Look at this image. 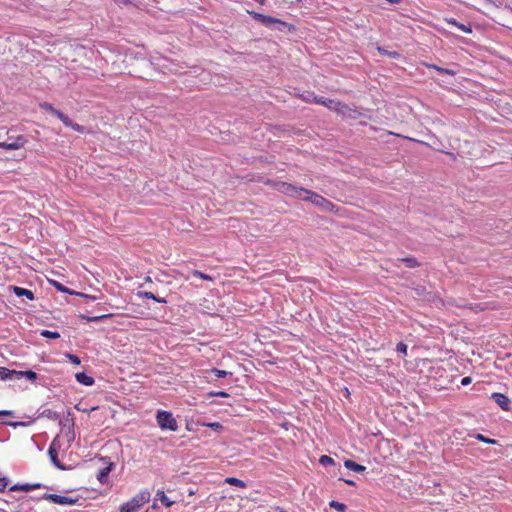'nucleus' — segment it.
<instances>
[{
    "instance_id": "4be33fe9",
    "label": "nucleus",
    "mask_w": 512,
    "mask_h": 512,
    "mask_svg": "<svg viewBox=\"0 0 512 512\" xmlns=\"http://www.w3.org/2000/svg\"><path fill=\"white\" fill-rule=\"evenodd\" d=\"M210 374L214 375L215 377L217 378H223V377H226L227 375L231 374L230 372L228 371H225V370H220V369H217V368H212L210 371H209Z\"/></svg>"
},
{
    "instance_id": "de8ad7c7",
    "label": "nucleus",
    "mask_w": 512,
    "mask_h": 512,
    "mask_svg": "<svg viewBox=\"0 0 512 512\" xmlns=\"http://www.w3.org/2000/svg\"><path fill=\"white\" fill-rule=\"evenodd\" d=\"M218 426H219V423H212V424H210V427H213V428H216Z\"/></svg>"
},
{
    "instance_id": "49530a36",
    "label": "nucleus",
    "mask_w": 512,
    "mask_h": 512,
    "mask_svg": "<svg viewBox=\"0 0 512 512\" xmlns=\"http://www.w3.org/2000/svg\"><path fill=\"white\" fill-rule=\"evenodd\" d=\"M273 510L274 512H284L280 507H275Z\"/></svg>"
},
{
    "instance_id": "e433bc0d",
    "label": "nucleus",
    "mask_w": 512,
    "mask_h": 512,
    "mask_svg": "<svg viewBox=\"0 0 512 512\" xmlns=\"http://www.w3.org/2000/svg\"><path fill=\"white\" fill-rule=\"evenodd\" d=\"M210 395L216 397H228V394L224 391L212 392Z\"/></svg>"
},
{
    "instance_id": "20e7f679",
    "label": "nucleus",
    "mask_w": 512,
    "mask_h": 512,
    "mask_svg": "<svg viewBox=\"0 0 512 512\" xmlns=\"http://www.w3.org/2000/svg\"><path fill=\"white\" fill-rule=\"evenodd\" d=\"M156 420L162 430L176 431L178 429L177 422L170 412L158 411Z\"/></svg>"
},
{
    "instance_id": "6e6552de",
    "label": "nucleus",
    "mask_w": 512,
    "mask_h": 512,
    "mask_svg": "<svg viewBox=\"0 0 512 512\" xmlns=\"http://www.w3.org/2000/svg\"><path fill=\"white\" fill-rule=\"evenodd\" d=\"M22 378H25L28 381L34 383L38 379V375L36 372H34L32 370L17 371V370L10 369V380H20Z\"/></svg>"
},
{
    "instance_id": "8fccbe9b",
    "label": "nucleus",
    "mask_w": 512,
    "mask_h": 512,
    "mask_svg": "<svg viewBox=\"0 0 512 512\" xmlns=\"http://www.w3.org/2000/svg\"><path fill=\"white\" fill-rule=\"evenodd\" d=\"M261 3H263L264 0H259Z\"/></svg>"
},
{
    "instance_id": "2f4dec72",
    "label": "nucleus",
    "mask_w": 512,
    "mask_h": 512,
    "mask_svg": "<svg viewBox=\"0 0 512 512\" xmlns=\"http://www.w3.org/2000/svg\"><path fill=\"white\" fill-rule=\"evenodd\" d=\"M401 260L405 262L409 267H415L417 265L415 258H403Z\"/></svg>"
},
{
    "instance_id": "f8f14e48",
    "label": "nucleus",
    "mask_w": 512,
    "mask_h": 512,
    "mask_svg": "<svg viewBox=\"0 0 512 512\" xmlns=\"http://www.w3.org/2000/svg\"><path fill=\"white\" fill-rule=\"evenodd\" d=\"M14 294L18 297H26L28 300H34V293L29 290L18 286H12Z\"/></svg>"
},
{
    "instance_id": "473e14b6",
    "label": "nucleus",
    "mask_w": 512,
    "mask_h": 512,
    "mask_svg": "<svg viewBox=\"0 0 512 512\" xmlns=\"http://www.w3.org/2000/svg\"><path fill=\"white\" fill-rule=\"evenodd\" d=\"M8 482L6 477H0V492H3L7 488Z\"/></svg>"
},
{
    "instance_id": "dca6fc26",
    "label": "nucleus",
    "mask_w": 512,
    "mask_h": 512,
    "mask_svg": "<svg viewBox=\"0 0 512 512\" xmlns=\"http://www.w3.org/2000/svg\"><path fill=\"white\" fill-rule=\"evenodd\" d=\"M344 466L349 469V470H352L354 472H357V473H361V472H364L366 470V467L363 466V465H360L352 460H346L344 462Z\"/></svg>"
},
{
    "instance_id": "ea45409f",
    "label": "nucleus",
    "mask_w": 512,
    "mask_h": 512,
    "mask_svg": "<svg viewBox=\"0 0 512 512\" xmlns=\"http://www.w3.org/2000/svg\"><path fill=\"white\" fill-rule=\"evenodd\" d=\"M470 383H471V378H470V377H464V378L461 380V384H462L463 386H466V385H468V384H470Z\"/></svg>"
},
{
    "instance_id": "39448f33",
    "label": "nucleus",
    "mask_w": 512,
    "mask_h": 512,
    "mask_svg": "<svg viewBox=\"0 0 512 512\" xmlns=\"http://www.w3.org/2000/svg\"><path fill=\"white\" fill-rule=\"evenodd\" d=\"M27 143V139L23 135L8 136L7 140L0 141V148L5 150H18Z\"/></svg>"
},
{
    "instance_id": "b1692460",
    "label": "nucleus",
    "mask_w": 512,
    "mask_h": 512,
    "mask_svg": "<svg viewBox=\"0 0 512 512\" xmlns=\"http://www.w3.org/2000/svg\"><path fill=\"white\" fill-rule=\"evenodd\" d=\"M0 380L7 381L10 380V369L6 367H0Z\"/></svg>"
},
{
    "instance_id": "37998d69",
    "label": "nucleus",
    "mask_w": 512,
    "mask_h": 512,
    "mask_svg": "<svg viewBox=\"0 0 512 512\" xmlns=\"http://www.w3.org/2000/svg\"><path fill=\"white\" fill-rule=\"evenodd\" d=\"M11 426H14V427H17V426H21V425H24L23 423H20V422H16V423H10Z\"/></svg>"
},
{
    "instance_id": "cd10ccee",
    "label": "nucleus",
    "mask_w": 512,
    "mask_h": 512,
    "mask_svg": "<svg viewBox=\"0 0 512 512\" xmlns=\"http://www.w3.org/2000/svg\"><path fill=\"white\" fill-rule=\"evenodd\" d=\"M66 357L69 359V361H70L72 364L80 365V363H81L80 358H79L78 356L74 355V354L66 353Z\"/></svg>"
},
{
    "instance_id": "79ce46f5",
    "label": "nucleus",
    "mask_w": 512,
    "mask_h": 512,
    "mask_svg": "<svg viewBox=\"0 0 512 512\" xmlns=\"http://www.w3.org/2000/svg\"><path fill=\"white\" fill-rule=\"evenodd\" d=\"M62 114L63 113L57 109L53 110V113H52V115H55L57 118H60L62 116Z\"/></svg>"
},
{
    "instance_id": "4468645a",
    "label": "nucleus",
    "mask_w": 512,
    "mask_h": 512,
    "mask_svg": "<svg viewBox=\"0 0 512 512\" xmlns=\"http://www.w3.org/2000/svg\"><path fill=\"white\" fill-rule=\"evenodd\" d=\"M48 454L50 456V459L52 461V463L60 468V469H63V467L61 466V464L59 463L58 461V452H57V449L55 448V441H53L48 449Z\"/></svg>"
},
{
    "instance_id": "f03ea898",
    "label": "nucleus",
    "mask_w": 512,
    "mask_h": 512,
    "mask_svg": "<svg viewBox=\"0 0 512 512\" xmlns=\"http://www.w3.org/2000/svg\"><path fill=\"white\" fill-rule=\"evenodd\" d=\"M313 100L318 103V104H321L325 107H327L329 110L331 111H335L337 112L338 114H341L343 116H347V117H353V113H355V111H353L352 109H350L347 105L339 102V101H336V100H332V99H326V98H323V97H314Z\"/></svg>"
},
{
    "instance_id": "6ab92c4d",
    "label": "nucleus",
    "mask_w": 512,
    "mask_h": 512,
    "mask_svg": "<svg viewBox=\"0 0 512 512\" xmlns=\"http://www.w3.org/2000/svg\"><path fill=\"white\" fill-rule=\"evenodd\" d=\"M40 417L47 418L50 420H57L59 419V414L52 409L46 408L41 411Z\"/></svg>"
},
{
    "instance_id": "58836bf2",
    "label": "nucleus",
    "mask_w": 512,
    "mask_h": 512,
    "mask_svg": "<svg viewBox=\"0 0 512 512\" xmlns=\"http://www.w3.org/2000/svg\"><path fill=\"white\" fill-rule=\"evenodd\" d=\"M13 415V411H10V410H1L0 411V416H12Z\"/></svg>"
},
{
    "instance_id": "423d86ee",
    "label": "nucleus",
    "mask_w": 512,
    "mask_h": 512,
    "mask_svg": "<svg viewBox=\"0 0 512 512\" xmlns=\"http://www.w3.org/2000/svg\"><path fill=\"white\" fill-rule=\"evenodd\" d=\"M40 498L50 500L53 503H56L59 505H75L79 501V498H77V497L74 498V497H67V496H62V495H57V494H48V493L43 494Z\"/></svg>"
},
{
    "instance_id": "1a4fd4ad",
    "label": "nucleus",
    "mask_w": 512,
    "mask_h": 512,
    "mask_svg": "<svg viewBox=\"0 0 512 512\" xmlns=\"http://www.w3.org/2000/svg\"><path fill=\"white\" fill-rule=\"evenodd\" d=\"M491 398L505 411L510 409V399L502 393H493Z\"/></svg>"
},
{
    "instance_id": "9b49d317",
    "label": "nucleus",
    "mask_w": 512,
    "mask_h": 512,
    "mask_svg": "<svg viewBox=\"0 0 512 512\" xmlns=\"http://www.w3.org/2000/svg\"><path fill=\"white\" fill-rule=\"evenodd\" d=\"M445 22L451 26H454L456 28H458L459 30H461L462 32L464 33H467V34H470L472 33V27L471 25H465V24H462V23H459L456 19L454 18H445L444 19Z\"/></svg>"
},
{
    "instance_id": "a211bd4d",
    "label": "nucleus",
    "mask_w": 512,
    "mask_h": 512,
    "mask_svg": "<svg viewBox=\"0 0 512 512\" xmlns=\"http://www.w3.org/2000/svg\"><path fill=\"white\" fill-rule=\"evenodd\" d=\"M155 500L161 501V503L166 507H171L174 504V501L170 500L162 490L157 491Z\"/></svg>"
},
{
    "instance_id": "c9c22d12",
    "label": "nucleus",
    "mask_w": 512,
    "mask_h": 512,
    "mask_svg": "<svg viewBox=\"0 0 512 512\" xmlns=\"http://www.w3.org/2000/svg\"><path fill=\"white\" fill-rule=\"evenodd\" d=\"M41 107L51 114L53 113V110H55V108L49 103H44L41 105Z\"/></svg>"
},
{
    "instance_id": "f257e3e1",
    "label": "nucleus",
    "mask_w": 512,
    "mask_h": 512,
    "mask_svg": "<svg viewBox=\"0 0 512 512\" xmlns=\"http://www.w3.org/2000/svg\"><path fill=\"white\" fill-rule=\"evenodd\" d=\"M280 190L287 195L298 197L305 201H310L317 207H320L324 211H329L332 209L333 204L326 200L324 197L304 188H297L288 183H282L280 186Z\"/></svg>"
},
{
    "instance_id": "9d476101",
    "label": "nucleus",
    "mask_w": 512,
    "mask_h": 512,
    "mask_svg": "<svg viewBox=\"0 0 512 512\" xmlns=\"http://www.w3.org/2000/svg\"><path fill=\"white\" fill-rule=\"evenodd\" d=\"M41 487H44L41 483H33V484H29V483H26V484H15L13 485L10 490L11 491H25V492H28V491H31V490H34V489H39Z\"/></svg>"
},
{
    "instance_id": "f3484780",
    "label": "nucleus",
    "mask_w": 512,
    "mask_h": 512,
    "mask_svg": "<svg viewBox=\"0 0 512 512\" xmlns=\"http://www.w3.org/2000/svg\"><path fill=\"white\" fill-rule=\"evenodd\" d=\"M112 466L113 464L110 463L108 466L104 467L103 469L100 470V472L98 473L97 475V479L102 483H106L107 482V478H108V475L110 473V471L112 470Z\"/></svg>"
},
{
    "instance_id": "f704fd0d",
    "label": "nucleus",
    "mask_w": 512,
    "mask_h": 512,
    "mask_svg": "<svg viewBox=\"0 0 512 512\" xmlns=\"http://www.w3.org/2000/svg\"><path fill=\"white\" fill-rule=\"evenodd\" d=\"M54 287L61 292H68V289L64 287L61 283L54 281L53 282Z\"/></svg>"
},
{
    "instance_id": "72a5a7b5",
    "label": "nucleus",
    "mask_w": 512,
    "mask_h": 512,
    "mask_svg": "<svg viewBox=\"0 0 512 512\" xmlns=\"http://www.w3.org/2000/svg\"><path fill=\"white\" fill-rule=\"evenodd\" d=\"M70 128H72L73 130L80 132V133H83L85 131L84 126L74 123L73 121H72V125L70 126Z\"/></svg>"
},
{
    "instance_id": "393cba45",
    "label": "nucleus",
    "mask_w": 512,
    "mask_h": 512,
    "mask_svg": "<svg viewBox=\"0 0 512 512\" xmlns=\"http://www.w3.org/2000/svg\"><path fill=\"white\" fill-rule=\"evenodd\" d=\"M476 439L481 442L487 443V444H496L497 443V441L495 439L487 438L483 434H479V433L476 435Z\"/></svg>"
},
{
    "instance_id": "c03bdc74",
    "label": "nucleus",
    "mask_w": 512,
    "mask_h": 512,
    "mask_svg": "<svg viewBox=\"0 0 512 512\" xmlns=\"http://www.w3.org/2000/svg\"><path fill=\"white\" fill-rule=\"evenodd\" d=\"M144 280H145L146 283H151L152 282V279H151L150 276H146Z\"/></svg>"
},
{
    "instance_id": "ddd939ff",
    "label": "nucleus",
    "mask_w": 512,
    "mask_h": 512,
    "mask_svg": "<svg viewBox=\"0 0 512 512\" xmlns=\"http://www.w3.org/2000/svg\"><path fill=\"white\" fill-rule=\"evenodd\" d=\"M75 378L78 383L85 385V386H92L94 384V379L91 376H88L84 372L77 373L75 375Z\"/></svg>"
},
{
    "instance_id": "0eeeda50",
    "label": "nucleus",
    "mask_w": 512,
    "mask_h": 512,
    "mask_svg": "<svg viewBox=\"0 0 512 512\" xmlns=\"http://www.w3.org/2000/svg\"><path fill=\"white\" fill-rule=\"evenodd\" d=\"M249 14L256 21L262 23L266 27H272L273 25H276V24L281 25V26H285L286 25L284 22H282L281 20H279L277 18H274V17H271V16H267V15H264V14H261V13H257V12L251 11V12H249Z\"/></svg>"
},
{
    "instance_id": "4c0bfd02",
    "label": "nucleus",
    "mask_w": 512,
    "mask_h": 512,
    "mask_svg": "<svg viewBox=\"0 0 512 512\" xmlns=\"http://www.w3.org/2000/svg\"><path fill=\"white\" fill-rule=\"evenodd\" d=\"M379 51H380L381 53H386V51H385V50H383V49H381V48H379ZM387 54H388L391 58H396V57L398 56V53H397V52H395V51H394V52H389V53L387 52Z\"/></svg>"
},
{
    "instance_id": "aec40b11",
    "label": "nucleus",
    "mask_w": 512,
    "mask_h": 512,
    "mask_svg": "<svg viewBox=\"0 0 512 512\" xmlns=\"http://www.w3.org/2000/svg\"><path fill=\"white\" fill-rule=\"evenodd\" d=\"M225 482L230 484V485H233V486H237V487H240V488H245L246 487V483L238 478H235V477H228L225 479Z\"/></svg>"
},
{
    "instance_id": "c756f323",
    "label": "nucleus",
    "mask_w": 512,
    "mask_h": 512,
    "mask_svg": "<svg viewBox=\"0 0 512 512\" xmlns=\"http://www.w3.org/2000/svg\"><path fill=\"white\" fill-rule=\"evenodd\" d=\"M432 68L437 70L440 73H444V74H448V75H454L455 74V71H453V70L442 68V67H439V66H436V65H433Z\"/></svg>"
},
{
    "instance_id": "7c9ffc66",
    "label": "nucleus",
    "mask_w": 512,
    "mask_h": 512,
    "mask_svg": "<svg viewBox=\"0 0 512 512\" xmlns=\"http://www.w3.org/2000/svg\"><path fill=\"white\" fill-rule=\"evenodd\" d=\"M108 317V315H100V316H92V317H86L84 316V318L88 321V322H98L104 318Z\"/></svg>"
},
{
    "instance_id": "5701e85b",
    "label": "nucleus",
    "mask_w": 512,
    "mask_h": 512,
    "mask_svg": "<svg viewBox=\"0 0 512 512\" xmlns=\"http://www.w3.org/2000/svg\"><path fill=\"white\" fill-rule=\"evenodd\" d=\"M329 505H330L331 508H334V509H336L339 512H345L346 508H347L344 503H341V502H338V501H335V500H332L329 503Z\"/></svg>"
},
{
    "instance_id": "09e8293b",
    "label": "nucleus",
    "mask_w": 512,
    "mask_h": 512,
    "mask_svg": "<svg viewBox=\"0 0 512 512\" xmlns=\"http://www.w3.org/2000/svg\"><path fill=\"white\" fill-rule=\"evenodd\" d=\"M67 116L63 113L62 116L59 118L61 121H64Z\"/></svg>"
},
{
    "instance_id": "a878e982",
    "label": "nucleus",
    "mask_w": 512,
    "mask_h": 512,
    "mask_svg": "<svg viewBox=\"0 0 512 512\" xmlns=\"http://www.w3.org/2000/svg\"><path fill=\"white\" fill-rule=\"evenodd\" d=\"M319 462L323 466L334 464V460L331 457L327 456V455H322L320 457V459H319Z\"/></svg>"
},
{
    "instance_id": "2eb2a0df",
    "label": "nucleus",
    "mask_w": 512,
    "mask_h": 512,
    "mask_svg": "<svg viewBox=\"0 0 512 512\" xmlns=\"http://www.w3.org/2000/svg\"><path fill=\"white\" fill-rule=\"evenodd\" d=\"M137 295L140 298L152 299V300H154L157 303H163V304L167 303V300L165 298L158 297V296H156L154 293H152L150 291L138 292Z\"/></svg>"
},
{
    "instance_id": "bb28decb",
    "label": "nucleus",
    "mask_w": 512,
    "mask_h": 512,
    "mask_svg": "<svg viewBox=\"0 0 512 512\" xmlns=\"http://www.w3.org/2000/svg\"><path fill=\"white\" fill-rule=\"evenodd\" d=\"M192 274H193V276L198 277V278L203 279V280H208V281L212 280V277L210 275L204 274V273H202L201 271H198V270H194L192 272Z\"/></svg>"
},
{
    "instance_id": "412c9836",
    "label": "nucleus",
    "mask_w": 512,
    "mask_h": 512,
    "mask_svg": "<svg viewBox=\"0 0 512 512\" xmlns=\"http://www.w3.org/2000/svg\"><path fill=\"white\" fill-rule=\"evenodd\" d=\"M40 335L45 338L49 339H57L60 337V334L57 331H50V330H42L40 332Z\"/></svg>"
},
{
    "instance_id": "a19ab883",
    "label": "nucleus",
    "mask_w": 512,
    "mask_h": 512,
    "mask_svg": "<svg viewBox=\"0 0 512 512\" xmlns=\"http://www.w3.org/2000/svg\"><path fill=\"white\" fill-rule=\"evenodd\" d=\"M62 123L67 126V127H70L72 125V120L67 116V118H65L64 121H62Z\"/></svg>"
},
{
    "instance_id": "7ed1b4c3",
    "label": "nucleus",
    "mask_w": 512,
    "mask_h": 512,
    "mask_svg": "<svg viewBox=\"0 0 512 512\" xmlns=\"http://www.w3.org/2000/svg\"><path fill=\"white\" fill-rule=\"evenodd\" d=\"M150 499V493L148 491H141L126 503L120 507V512H134L141 508Z\"/></svg>"
},
{
    "instance_id": "a18cd8bd",
    "label": "nucleus",
    "mask_w": 512,
    "mask_h": 512,
    "mask_svg": "<svg viewBox=\"0 0 512 512\" xmlns=\"http://www.w3.org/2000/svg\"><path fill=\"white\" fill-rule=\"evenodd\" d=\"M345 483H347L348 485H355V482L352 481V480H344Z\"/></svg>"
},
{
    "instance_id": "c85d7f7f",
    "label": "nucleus",
    "mask_w": 512,
    "mask_h": 512,
    "mask_svg": "<svg viewBox=\"0 0 512 512\" xmlns=\"http://www.w3.org/2000/svg\"><path fill=\"white\" fill-rule=\"evenodd\" d=\"M396 351L400 354L406 355L407 354V345L403 342H399L396 346Z\"/></svg>"
}]
</instances>
